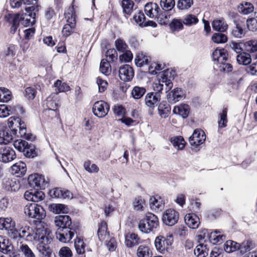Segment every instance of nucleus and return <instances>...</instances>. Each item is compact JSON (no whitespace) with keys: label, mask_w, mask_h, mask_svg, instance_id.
Masks as SVG:
<instances>
[{"label":"nucleus","mask_w":257,"mask_h":257,"mask_svg":"<svg viewBox=\"0 0 257 257\" xmlns=\"http://www.w3.org/2000/svg\"><path fill=\"white\" fill-rule=\"evenodd\" d=\"M29 229H21L19 231L17 230L18 235L15 239L19 237H26V240L38 242V248L40 251L44 253L46 252V255L49 256L50 252L48 244L51 242V237L50 235V231L47 228L44 227H37L35 232L31 233Z\"/></svg>","instance_id":"f257e3e1"},{"label":"nucleus","mask_w":257,"mask_h":257,"mask_svg":"<svg viewBox=\"0 0 257 257\" xmlns=\"http://www.w3.org/2000/svg\"><path fill=\"white\" fill-rule=\"evenodd\" d=\"M159 219L156 215L148 213L139 223V228L143 232L149 233L159 225Z\"/></svg>","instance_id":"f03ea898"},{"label":"nucleus","mask_w":257,"mask_h":257,"mask_svg":"<svg viewBox=\"0 0 257 257\" xmlns=\"http://www.w3.org/2000/svg\"><path fill=\"white\" fill-rule=\"evenodd\" d=\"M174 73L172 70H167L164 72L161 76V80L158 83H154L153 84L154 90L155 93L160 94V92L163 89V83L166 86L165 91L167 92L169 91L173 87V83L171 79L173 78V75L171 76L172 73Z\"/></svg>","instance_id":"7ed1b4c3"},{"label":"nucleus","mask_w":257,"mask_h":257,"mask_svg":"<svg viewBox=\"0 0 257 257\" xmlns=\"http://www.w3.org/2000/svg\"><path fill=\"white\" fill-rule=\"evenodd\" d=\"M173 242V236L172 234L166 235H159L155 240L156 249L162 253L168 251Z\"/></svg>","instance_id":"20e7f679"},{"label":"nucleus","mask_w":257,"mask_h":257,"mask_svg":"<svg viewBox=\"0 0 257 257\" xmlns=\"http://www.w3.org/2000/svg\"><path fill=\"white\" fill-rule=\"evenodd\" d=\"M67 23L62 30L63 34L67 37L73 32L76 26V14L73 7L69 8L65 13Z\"/></svg>","instance_id":"39448f33"},{"label":"nucleus","mask_w":257,"mask_h":257,"mask_svg":"<svg viewBox=\"0 0 257 257\" xmlns=\"http://www.w3.org/2000/svg\"><path fill=\"white\" fill-rule=\"evenodd\" d=\"M24 213L29 217L37 219H42L45 216L44 209L35 203L26 205L24 208Z\"/></svg>","instance_id":"423d86ee"},{"label":"nucleus","mask_w":257,"mask_h":257,"mask_svg":"<svg viewBox=\"0 0 257 257\" xmlns=\"http://www.w3.org/2000/svg\"><path fill=\"white\" fill-rule=\"evenodd\" d=\"M15 226V222L12 218H0V229L8 231L9 236L13 239H15L18 234Z\"/></svg>","instance_id":"0eeeda50"},{"label":"nucleus","mask_w":257,"mask_h":257,"mask_svg":"<svg viewBox=\"0 0 257 257\" xmlns=\"http://www.w3.org/2000/svg\"><path fill=\"white\" fill-rule=\"evenodd\" d=\"M36 8L31 6L25 8L26 13L20 15V23L25 27L32 26L35 23Z\"/></svg>","instance_id":"6e6552de"},{"label":"nucleus","mask_w":257,"mask_h":257,"mask_svg":"<svg viewBox=\"0 0 257 257\" xmlns=\"http://www.w3.org/2000/svg\"><path fill=\"white\" fill-rule=\"evenodd\" d=\"M28 184L32 188H40L44 189L47 185L44 177L38 174H33L29 175L28 178Z\"/></svg>","instance_id":"1a4fd4ad"},{"label":"nucleus","mask_w":257,"mask_h":257,"mask_svg":"<svg viewBox=\"0 0 257 257\" xmlns=\"http://www.w3.org/2000/svg\"><path fill=\"white\" fill-rule=\"evenodd\" d=\"M109 110V105L104 101H98L94 103L92 107L94 114L99 118L106 116Z\"/></svg>","instance_id":"9d476101"},{"label":"nucleus","mask_w":257,"mask_h":257,"mask_svg":"<svg viewBox=\"0 0 257 257\" xmlns=\"http://www.w3.org/2000/svg\"><path fill=\"white\" fill-rule=\"evenodd\" d=\"M160 99V94L157 93L150 92L146 95L145 98V104L149 108V113L150 115L153 114V111Z\"/></svg>","instance_id":"9b49d317"},{"label":"nucleus","mask_w":257,"mask_h":257,"mask_svg":"<svg viewBox=\"0 0 257 257\" xmlns=\"http://www.w3.org/2000/svg\"><path fill=\"white\" fill-rule=\"evenodd\" d=\"M23 113V107L18 105L17 106H10L5 104L0 105V118L8 116L12 113Z\"/></svg>","instance_id":"f8f14e48"},{"label":"nucleus","mask_w":257,"mask_h":257,"mask_svg":"<svg viewBox=\"0 0 257 257\" xmlns=\"http://www.w3.org/2000/svg\"><path fill=\"white\" fill-rule=\"evenodd\" d=\"M179 219V213L173 209L166 210L163 213L162 221L168 226L175 224Z\"/></svg>","instance_id":"ddd939ff"},{"label":"nucleus","mask_w":257,"mask_h":257,"mask_svg":"<svg viewBox=\"0 0 257 257\" xmlns=\"http://www.w3.org/2000/svg\"><path fill=\"white\" fill-rule=\"evenodd\" d=\"M54 222L56 226L59 227L58 229H68L74 230L71 226V219L68 215L57 216L55 217Z\"/></svg>","instance_id":"4468645a"},{"label":"nucleus","mask_w":257,"mask_h":257,"mask_svg":"<svg viewBox=\"0 0 257 257\" xmlns=\"http://www.w3.org/2000/svg\"><path fill=\"white\" fill-rule=\"evenodd\" d=\"M16 157L15 151L10 147H4L0 150V161L8 163L14 160Z\"/></svg>","instance_id":"2eb2a0df"},{"label":"nucleus","mask_w":257,"mask_h":257,"mask_svg":"<svg viewBox=\"0 0 257 257\" xmlns=\"http://www.w3.org/2000/svg\"><path fill=\"white\" fill-rule=\"evenodd\" d=\"M206 139L204 132L201 130H194L192 135L189 137V142L191 145L198 146L203 144Z\"/></svg>","instance_id":"dca6fc26"},{"label":"nucleus","mask_w":257,"mask_h":257,"mask_svg":"<svg viewBox=\"0 0 257 257\" xmlns=\"http://www.w3.org/2000/svg\"><path fill=\"white\" fill-rule=\"evenodd\" d=\"M119 76L123 81L127 82L131 80L134 76L133 68L127 64L121 66L119 70Z\"/></svg>","instance_id":"f3484780"},{"label":"nucleus","mask_w":257,"mask_h":257,"mask_svg":"<svg viewBox=\"0 0 257 257\" xmlns=\"http://www.w3.org/2000/svg\"><path fill=\"white\" fill-rule=\"evenodd\" d=\"M74 235V230L71 229H58L56 236L60 241L63 243L69 242Z\"/></svg>","instance_id":"a211bd4d"},{"label":"nucleus","mask_w":257,"mask_h":257,"mask_svg":"<svg viewBox=\"0 0 257 257\" xmlns=\"http://www.w3.org/2000/svg\"><path fill=\"white\" fill-rule=\"evenodd\" d=\"M24 196L28 201L39 202L44 199L45 194L41 191L31 190L30 191H26L24 193Z\"/></svg>","instance_id":"6ab92c4d"},{"label":"nucleus","mask_w":257,"mask_h":257,"mask_svg":"<svg viewBox=\"0 0 257 257\" xmlns=\"http://www.w3.org/2000/svg\"><path fill=\"white\" fill-rule=\"evenodd\" d=\"M51 196L53 198L69 199L73 198L72 193L69 190L61 188L53 189L50 191Z\"/></svg>","instance_id":"aec40b11"},{"label":"nucleus","mask_w":257,"mask_h":257,"mask_svg":"<svg viewBox=\"0 0 257 257\" xmlns=\"http://www.w3.org/2000/svg\"><path fill=\"white\" fill-rule=\"evenodd\" d=\"M10 132L11 130L7 126H0V144H7L14 136H17Z\"/></svg>","instance_id":"412c9836"},{"label":"nucleus","mask_w":257,"mask_h":257,"mask_svg":"<svg viewBox=\"0 0 257 257\" xmlns=\"http://www.w3.org/2000/svg\"><path fill=\"white\" fill-rule=\"evenodd\" d=\"M160 8L156 3H149L145 6V12L146 14L151 18H159L160 15L159 14Z\"/></svg>","instance_id":"4be33fe9"},{"label":"nucleus","mask_w":257,"mask_h":257,"mask_svg":"<svg viewBox=\"0 0 257 257\" xmlns=\"http://www.w3.org/2000/svg\"><path fill=\"white\" fill-rule=\"evenodd\" d=\"M184 97L185 93L184 91L179 88L174 89L167 95V99L170 102L175 103Z\"/></svg>","instance_id":"5701e85b"},{"label":"nucleus","mask_w":257,"mask_h":257,"mask_svg":"<svg viewBox=\"0 0 257 257\" xmlns=\"http://www.w3.org/2000/svg\"><path fill=\"white\" fill-rule=\"evenodd\" d=\"M12 173L18 177L23 176L27 171V167L25 163L19 161L11 167Z\"/></svg>","instance_id":"b1692460"},{"label":"nucleus","mask_w":257,"mask_h":257,"mask_svg":"<svg viewBox=\"0 0 257 257\" xmlns=\"http://www.w3.org/2000/svg\"><path fill=\"white\" fill-rule=\"evenodd\" d=\"M234 26L231 30V36L236 38H241L245 35V31L243 29V25L242 23L234 21Z\"/></svg>","instance_id":"393cba45"},{"label":"nucleus","mask_w":257,"mask_h":257,"mask_svg":"<svg viewBox=\"0 0 257 257\" xmlns=\"http://www.w3.org/2000/svg\"><path fill=\"white\" fill-rule=\"evenodd\" d=\"M6 18L10 24H12L10 32L11 33L14 34L16 32L20 23V15L10 14L7 16Z\"/></svg>","instance_id":"a878e982"},{"label":"nucleus","mask_w":257,"mask_h":257,"mask_svg":"<svg viewBox=\"0 0 257 257\" xmlns=\"http://www.w3.org/2000/svg\"><path fill=\"white\" fill-rule=\"evenodd\" d=\"M13 250V245L9 239L0 236V251L4 253H10Z\"/></svg>","instance_id":"bb28decb"},{"label":"nucleus","mask_w":257,"mask_h":257,"mask_svg":"<svg viewBox=\"0 0 257 257\" xmlns=\"http://www.w3.org/2000/svg\"><path fill=\"white\" fill-rule=\"evenodd\" d=\"M185 221L186 224L191 228H198L200 223L199 218L195 214H187L185 216Z\"/></svg>","instance_id":"cd10ccee"},{"label":"nucleus","mask_w":257,"mask_h":257,"mask_svg":"<svg viewBox=\"0 0 257 257\" xmlns=\"http://www.w3.org/2000/svg\"><path fill=\"white\" fill-rule=\"evenodd\" d=\"M209 239L213 244H220L225 240L226 237L220 231L215 230L210 233Z\"/></svg>","instance_id":"c85d7f7f"},{"label":"nucleus","mask_w":257,"mask_h":257,"mask_svg":"<svg viewBox=\"0 0 257 257\" xmlns=\"http://www.w3.org/2000/svg\"><path fill=\"white\" fill-rule=\"evenodd\" d=\"M150 205L152 210L161 211L164 207V202L159 196L152 197L150 199Z\"/></svg>","instance_id":"c756f323"},{"label":"nucleus","mask_w":257,"mask_h":257,"mask_svg":"<svg viewBox=\"0 0 257 257\" xmlns=\"http://www.w3.org/2000/svg\"><path fill=\"white\" fill-rule=\"evenodd\" d=\"M3 185L6 190L10 191H16L20 187L19 182L10 178H5L3 181Z\"/></svg>","instance_id":"7c9ffc66"},{"label":"nucleus","mask_w":257,"mask_h":257,"mask_svg":"<svg viewBox=\"0 0 257 257\" xmlns=\"http://www.w3.org/2000/svg\"><path fill=\"white\" fill-rule=\"evenodd\" d=\"M227 54L224 49H216L212 53V59L214 61H217L220 64L223 61H226L227 59Z\"/></svg>","instance_id":"2f4dec72"},{"label":"nucleus","mask_w":257,"mask_h":257,"mask_svg":"<svg viewBox=\"0 0 257 257\" xmlns=\"http://www.w3.org/2000/svg\"><path fill=\"white\" fill-rule=\"evenodd\" d=\"M140 243V238L134 233H128L125 236V244L128 247H131Z\"/></svg>","instance_id":"473e14b6"},{"label":"nucleus","mask_w":257,"mask_h":257,"mask_svg":"<svg viewBox=\"0 0 257 257\" xmlns=\"http://www.w3.org/2000/svg\"><path fill=\"white\" fill-rule=\"evenodd\" d=\"M189 111V106L186 104H181L175 106L173 110V112L174 113L179 114L183 118H186L188 116Z\"/></svg>","instance_id":"72a5a7b5"},{"label":"nucleus","mask_w":257,"mask_h":257,"mask_svg":"<svg viewBox=\"0 0 257 257\" xmlns=\"http://www.w3.org/2000/svg\"><path fill=\"white\" fill-rule=\"evenodd\" d=\"M52 97L49 96L47 99L46 105L47 109L46 110V112L48 113H50L53 116L57 115V109L58 107V103L55 100H53Z\"/></svg>","instance_id":"f704fd0d"},{"label":"nucleus","mask_w":257,"mask_h":257,"mask_svg":"<svg viewBox=\"0 0 257 257\" xmlns=\"http://www.w3.org/2000/svg\"><path fill=\"white\" fill-rule=\"evenodd\" d=\"M107 225L106 222H102L98 228L97 234L99 240L102 241L109 237V233L107 231Z\"/></svg>","instance_id":"c9c22d12"},{"label":"nucleus","mask_w":257,"mask_h":257,"mask_svg":"<svg viewBox=\"0 0 257 257\" xmlns=\"http://www.w3.org/2000/svg\"><path fill=\"white\" fill-rule=\"evenodd\" d=\"M55 91L56 94L60 92H64L69 91L71 88L69 85L65 83L62 82L61 80H57L54 84Z\"/></svg>","instance_id":"e433bc0d"},{"label":"nucleus","mask_w":257,"mask_h":257,"mask_svg":"<svg viewBox=\"0 0 257 257\" xmlns=\"http://www.w3.org/2000/svg\"><path fill=\"white\" fill-rule=\"evenodd\" d=\"M213 29L217 31L225 32L228 25L223 19L214 20L212 24Z\"/></svg>","instance_id":"4c0bfd02"},{"label":"nucleus","mask_w":257,"mask_h":257,"mask_svg":"<svg viewBox=\"0 0 257 257\" xmlns=\"http://www.w3.org/2000/svg\"><path fill=\"white\" fill-rule=\"evenodd\" d=\"M20 121V118H14L13 117H11L9 118L8 121V126L7 128H9L11 130V133H13L16 135L17 136H19V135L17 134V127H18V123Z\"/></svg>","instance_id":"58836bf2"},{"label":"nucleus","mask_w":257,"mask_h":257,"mask_svg":"<svg viewBox=\"0 0 257 257\" xmlns=\"http://www.w3.org/2000/svg\"><path fill=\"white\" fill-rule=\"evenodd\" d=\"M245 50L250 53H255V59H257V40H251L243 44Z\"/></svg>","instance_id":"ea45409f"},{"label":"nucleus","mask_w":257,"mask_h":257,"mask_svg":"<svg viewBox=\"0 0 257 257\" xmlns=\"http://www.w3.org/2000/svg\"><path fill=\"white\" fill-rule=\"evenodd\" d=\"M49 209L55 214L64 213L67 212V208L62 204H51L49 205Z\"/></svg>","instance_id":"a19ab883"},{"label":"nucleus","mask_w":257,"mask_h":257,"mask_svg":"<svg viewBox=\"0 0 257 257\" xmlns=\"http://www.w3.org/2000/svg\"><path fill=\"white\" fill-rule=\"evenodd\" d=\"M137 254L138 257H152V252L149 246L141 245L138 248Z\"/></svg>","instance_id":"79ce46f5"},{"label":"nucleus","mask_w":257,"mask_h":257,"mask_svg":"<svg viewBox=\"0 0 257 257\" xmlns=\"http://www.w3.org/2000/svg\"><path fill=\"white\" fill-rule=\"evenodd\" d=\"M237 61L239 64L246 65L251 62V56L246 52H242L237 56Z\"/></svg>","instance_id":"37998d69"},{"label":"nucleus","mask_w":257,"mask_h":257,"mask_svg":"<svg viewBox=\"0 0 257 257\" xmlns=\"http://www.w3.org/2000/svg\"><path fill=\"white\" fill-rule=\"evenodd\" d=\"M238 10L239 13L244 15H248L253 11L254 7L251 3L245 2L239 5Z\"/></svg>","instance_id":"c03bdc74"},{"label":"nucleus","mask_w":257,"mask_h":257,"mask_svg":"<svg viewBox=\"0 0 257 257\" xmlns=\"http://www.w3.org/2000/svg\"><path fill=\"white\" fill-rule=\"evenodd\" d=\"M208 249L206 245L199 244L196 246L194 252L197 257H206L208 254Z\"/></svg>","instance_id":"a18cd8bd"},{"label":"nucleus","mask_w":257,"mask_h":257,"mask_svg":"<svg viewBox=\"0 0 257 257\" xmlns=\"http://www.w3.org/2000/svg\"><path fill=\"white\" fill-rule=\"evenodd\" d=\"M146 91L145 88L136 86L132 89L131 94L134 99H139L143 96Z\"/></svg>","instance_id":"49530a36"},{"label":"nucleus","mask_w":257,"mask_h":257,"mask_svg":"<svg viewBox=\"0 0 257 257\" xmlns=\"http://www.w3.org/2000/svg\"><path fill=\"white\" fill-rule=\"evenodd\" d=\"M171 142L178 150H182L185 147L186 144L185 141L181 136L172 138L171 139Z\"/></svg>","instance_id":"de8ad7c7"},{"label":"nucleus","mask_w":257,"mask_h":257,"mask_svg":"<svg viewBox=\"0 0 257 257\" xmlns=\"http://www.w3.org/2000/svg\"><path fill=\"white\" fill-rule=\"evenodd\" d=\"M223 246L224 249L226 252H231L238 249L240 244L232 240H227Z\"/></svg>","instance_id":"09e8293b"},{"label":"nucleus","mask_w":257,"mask_h":257,"mask_svg":"<svg viewBox=\"0 0 257 257\" xmlns=\"http://www.w3.org/2000/svg\"><path fill=\"white\" fill-rule=\"evenodd\" d=\"M23 153L26 157L28 158H33L38 155L36 147L32 144H29Z\"/></svg>","instance_id":"8fccbe9b"},{"label":"nucleus","mask_w":257,"mask_h":257,"mask_svg":"<svg viewBox=\"0 0 257 257\" xmlns=\"http://www.w3.org/2000/svg\"><path fill=\"white\" fill-rule=\"evenodd\" d=\"M197 17L194 15L188 14L185 15L183 19V24L187 26H191L198 22Z\"/></svg>","instance_id":"3c124183"},{"label":"nucleus","mask_w":257,"mask_h":257,"mask_svg":"<svg viewBox=\"0 0 257 257\" xmlns=\"http://www.w3.org/2000/svg\"><path fill=\"white\" fill-rule=\"evenodd\" d=\"M11 99V92L6 88H0V102H7Z\"/></svg>","instance_id":"603ef678"},{"label":"nucleus","mask_w":257,"mask_h":257,"mask_svg":"<svg viewBox=\"0 0 257 257\" xmlns=\"http://www.w3.org/2000/svg\"><path fill=\"white\" fill-rule=\"evenodd\" d=\"M121 6L125 14L131 15L133 11L134 3L132 0H122Z\"/></svg>","instance_id":"864d4df0"},{"label":"nucleus","mask_w":257,"mask_h":257,"mask_svg":"<svg viewBox=\"0 0 257 257\" xmlns=\"http://www.w3.org/2000/svg\"><path fill=\"white\" fill-rule=\"evenodd\" d=\"M83 167L85 171L89 173H97L99 170V167L95 164H91L90 160L84 163Z\"/></svg>","instance_id":"5fc2aeb1"},{"label":"nucleus","mask_w":257,"mask_h":257,"mask_svg":"<svg viewBox=\"0 0 257 257\" xmlns=\"http://www.w3.org/2000/svg\"><path fill=\"white\" fill-rule=\"evenodd\" d=\"M100 71L105 75H108L111 72V66L109 62L105 60L102 59L100 64Z\"/></svg>","instance_id":"6e6d98bb"},{"label":"nucleus","mask_w":257,"mask_h":257,"mask_svg":"<svg viewBox=\"0 0 257 257\" xmlns=\"http://www.w3.org/2000/svg\"><path fill=\"white\" fill-rule=\"evenodd\" d=\"M135 62L137 66L142 67L148 64L149 57L142 53L139 54L135 58Z\"/></svg>","instance_id":"4d7b16f0"},{"label":"nucleus","mask_w":257,"mask_h":257,"mask_svg":"<svg viewBox=\"0 0 257 257\" xmlns=\"http://www.w3.org/2000/svg\"><path fill=\"white\" fill-rule=\"evenodd\" d=\"M246 25L249 30L251 31H257V14L255 13L253 17L246 20Z\"/></svg>","instance_id":"13d9d810"},{"label":"nucleus","mask_w":257,"mask_h":257,"mask_svg":"<svg viewBox=\"0 0 257 257\" xmlns=\"http://www.w3.org/2000/svg\"><path fill=\"white\" fill-rule=\"evenodd\" d=\"M29 144L26 141L21 139L14 142L13 145L16 149L20 152H23Z\"/></svg>","instance_id":"bf43d9fd"},{"label":"nucleus","mask_w":257,"mask_h":257,"mask_svg":"<svg viewBox=\"0 0 257 257\" xmlns=\"http://www.w3.org/2000/svg\"><path fill=\"white\" fill-rule=\"evenodd\" d=\"M227 108H223L222 113L220 114L219 119L218 121L219 128H222L226 126L227 123Z\"/></svg>","instance_id":"052dcab7"},{"label":"nucleus","mask_w":257,"mask_h":257,"mask_svg":"<svg viewBox=\"0 0 257 257\" xmlns=\"http://www.w3.org/2000/svg\"><path fill=\"white\" fill-rule=\"evenodd\" d=\"M158 110L159 115L162 117L166 118L168 115L170 108L166 103L162 102L159 105Z\"/></svg>","instance_id":"680f3d73"},{"label":"nucleus","mask_w":257,"mask_h":257,"mask_svg":"<svg viewBox=\"0 0 257 257\" xmlns=\"http://www.w3.org/2000/svg\"><path fill=\"white\" fill-rule=\"evenodd\" d=\"M74 245L76 250L78 254H82L85 252V245L83 240L80 238H76L75 241Z\"/></svg>","instance_id":"e2e57ef3"},{"label":"nucleus","mask_w":257,"mask_h":257,"mask_svg":"<svg viewBox=\"0 0 257 257\" xmlns=\"http://www.w3.org/2000/svg\"><path fill=\"white\" fill-rule=\"evenodd\" d=\"M134 19L139 26H146L145 16L142 12L139 11L138 13H136L134 16Z\"/></svg>","instance_id":"0e129e2a"},{"label":"nucleus","mask_w":257,"mask_h":257,"mask_svg":"<svg viewBox=\"0 0 257 257\" xmlns=\"http://www.w3.org/2000/svg\"><path fill=\"white\" fill-rule=\"evenodd\" d=\"M160 5L164 10L169 11L174 7L175 2L174 0H161Z\"/></svg>","instance_id":"69168bd1"},{"label":"nucleus","mask_w":257,"mask_h":257,"mask_svg":"<svg viewBox=\"0 0 257 257\" xmlns=\"http://www.w3.org/2000/svg\"><path fill=\"white\" fill-rule=\"evenodd\" d=\"M212 40L216 43H223L227 41V37L224 34L215 33L212 36Z\"/></svg>","instance_id":"338daca9"},{"label":"nucleus","mask_w":257,"mask_h":257,"mask_svg":"<svg viewBox=\"0 0 257 257\" xmlns=\"http://www.w3.org/2000/svg\"><path fill=\"white\" fill-rule=\"evenodd\" d=\"M58 254L60 257H72L73 253L69 247L63 246L60 249Z\"/></svg>","instance_id":"774afa93"}]
</instances>
